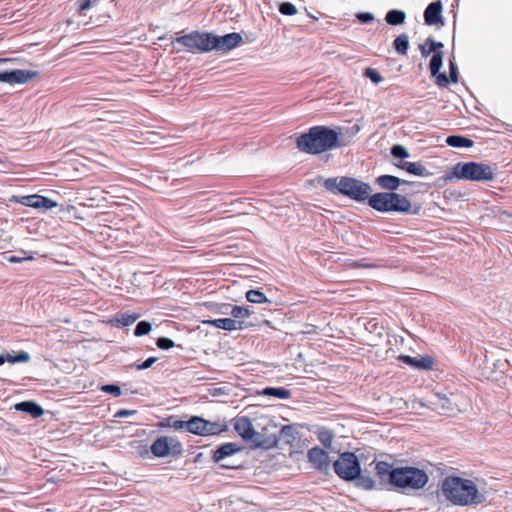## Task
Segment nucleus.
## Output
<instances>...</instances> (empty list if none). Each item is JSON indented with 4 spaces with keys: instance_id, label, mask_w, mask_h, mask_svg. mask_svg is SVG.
<instances>
[{
    "instance_id": "1",
    "label": "nucleus",
    "mask_w": 512,
    "mask_h": 512,
    "mask_svg": "<svg viewBox=\"0 0 512 512\" xmlns=\"http://www.w3.org/2000/svg\"><path fill=\"white\" fill-rule=\"evenodd\" d=\"M441 490L448 501L458 506H476L486 501L472 480L459 476H447L442 481Z\"/></svg>"
},
{
    "instance_id": "2",
    "label": "nucleus",
    "mask_w": 512,
    "mask_h": 512,
    "mask_svg": "<svg viewBox=\"0 0 512 512\" xmlns=\"http://www.w3.org/2000/svg\"><path fill=\"white\" fill-rule=\"evenodd\" d=\"M341 133L327 126H313L296 139L297 148L308 154H320L340 147Z\"/></svg>"
},
{
    "instance_id": "3",
    "label": "nucleus",
    "mask_w": 512,
    "mask_h": 512,
    "mask_svg": "<svg viewBox=\"0 0 512 512\" xmlns=\"http://www.w3.org/2000/svg\"><path fill=\"white\" fill-rule=\"evenodd\" d=\"M323 187L333 194L344 195L356 202L368 201L372 192L368 183L346 176L327 178Z\"/></svg>"
},
{
    "instance_id": "4",
    "label": "nucleus",
    "mask_w": 512,
    "mask_h": 512,
    "mask_svg": "<svg viewBox=\"0 0 512 512\" xmlns=\"http://www.w3.org/2000/svg\"><path fill=\"white\" fill-rule=\"evenodd\" d=\"M427 473L419 468L406 466L394 469L391 478V485L406 490H418L428 482Z\"/></svg>"
},
{
    "instance_id": "5",
    "label": "nucleus",
    "mask_w": 512,
    "mask_h": 512,
    "mask_svg": "<svg viewBox=\"0 0 512 512\" xmlns=\"http://www.w3.org/2000/svg\"><path fill=\"white\" fill-rule=\"evenodd\" d=\"M497 168L481 162L457 163L452 174L458 179L467 181L486 182L495 178Z\"/></svg>"
},
{
    "instance_id": "6",
    "label": "nucleus",
    "mask_w": 512,
    "mask_h": 512,
    "mask_svg": "<svg viewBox=\"0 0 512 512\" xmlns=\"http://www.w3.org/2000/svg\"><path fill=\"white\" fill-rule=\"evenodd\" d=\"M333 468L337 476L345 481L356 480L361 473L360 462L353 452L341 453Z\"/></svg>"
},
{
    "instance_id": "7",
    "label": "nucleus",
    "mask_w": 512,
    "mask_h": 512,
    "mask_svg": "<svg viewBox=\"0 0 512 512\" xmlns=\"http://www.w3.org/2000/svg\"><path fill=\"white\" fill-rule=\"evenodd\" d=\"M176 43L184 46L189 52H209L211 51V33L192 31L188 34L178 36Z\"/></svg>"
},
{
    "instance_id": "8",
    "label": "nucleus",
    "mask_w": 512,
    "mask_h": 512,
    "mask_svg": "<svg viewBox=\"0 0 512 512\" xmlns=\"http://www.w3.org/2000/svg\"><path fill=\"white\" fill-rule=\"evenodd\" d=\"M426 44L434 47L433 55L429 63L431 76L436 78V84L439 87H447L449 84L448 77L445 73L440 72L443 65V54L440 49H442L444 45L442 42L435 41L432 37L426 39Z\"/></svg>"
},
{
    "instance_id": "9",
    "label": "nucleus",
    "mask_w": 512,
    "mask_h": 512,
    "mask_svg": "<svg viewBox=\"0 0 512 512\" xmlns=\"http://www.w3.org/2000/svg\"><path fill=\"white\" fill-rule=\"evenodd\" d=\"M150 451L158 458H164L169 455L177 457L183 453V445L176 438L160 436L152 443Z\"/></svg>"
},
{
    "instance_id": "10",
    "label": "nucleus",
    "mask_w": 512,
    "mask_h": 512,
    "mask_svg": "<svg viewBox=\"0 0 512 512\" xmlns=\"http://www.w3.org/2000/svg\"><path fill=\"white\" fill-rule=\"evenodd\" d=\"M227 430V425L208 421L199 416H192L189 419L188 432L198 436H214Z\"/></svg>"
},
{
    "instance_id": "11",
    "label": "nucleus",
    "mask_w": 512,
    "mask_h": 512,
    "mask_svg": "<svg viewBox=\"0 0 512 512\" xmlns=\"http://www.w3.org/2000/svg\"><path fill=\"white\" fill-rule=\"evenodd\" d=\"M242 450L243 447L236 443H224L213 450L212 460L224 469H240L242 468L241 463H226V460L232 458L235 454L241 452Z\"/></svg>"
},
{
    "instance_id": "12",
    "label": "nucleus",
    "mask_w": 512,
    "mask_h": 512,
    "mask_svg": "<svg viewBox=\"0 0 512 512\" xmlns=\"http://www.w3.org/2000/svg\"><path fill=\"white\" fill-rule=\"evenodd\" d=\"M266 424L262 431H256L254 429V436L249 440L255 448L270 449L277 446L279 442L278 436L275 434H268L269 427L276 428V425L269 419H264Z\"/></svg>"
},
{
    "instance_id": "13",
    "label": "nucleus",
    "mask_w": 512,
    "mask_h": 512,
    "mask_svg": "<svg viewBox=\"0 0 512 512\" xmlns=\"http://www.w3.org/2000/svg\"><path fill=\"white\" fill-rule=\"evenodd\" d=\"M243 41L241 34L232 32L223 36L211 33V51L227 52L238 47Z\"/></svg>"
},
{
    "instance_id": "14",
    "label": "nucleus",
    "mask_w": 512,
    "mask_h": 512,
    "mask_svg": "<svg viewBox=\"0 0 512 512\" xmlns=\"http://www.w3.org/2000/svg\"><path fill=\"white\" fill-rule=\"evenodd\" d=\"M38 76V72L31 70L15 69L0 72V82L9 84H25Z\"/></svg>"
},
{
    "instance_id": "15",
    "label": "nucleus",
    "mask_w": 512,
    "mask_h": 512,
    "mask_svg": "<svg viewBox=\"0 0 512 512\" xmlns=\"http://www.w3.org/2000/svg\"><path fill=\"white\" fill-rule=\"evenodd\" d=\"M307 457L311 465L322 473H328L330 470V457L328 452L319 447H313L308 450Z\"/></svg>"
},
{
    "instance_id": "16",
    "label": "nucleus",
    "mask_w": 512,
    "mask_h": 512,
    "mask_svg": "<svg viewBox=\"0 0 512 512\" xmlns=\"http://www.w3.org/2000/svg\"><path fill=\"white\" fill-rule=\"evenodd\" d=\"M424 21L426 25H444L442 16V2L440 0H434L426 7L424 11Z\"/></svg>"
},
{
    "instance_id": "17",
    "label": "nucleus",
    "mask_w": 512,
    "mask_h": 512,
    "mask_svg": "<svg viewBox=\"0 0 512 512\" xmlns=\"http://www.w3.org/2000/svg\"><path fill=\"white\" fill-rule=\"evenodd\" d=\"M393 192H378V193H375L373 195L370 194L369 196V199H368V205L378 211V212H382V213H387V212H390V204H391V201H392V196Z\"/></svg>"
},
{
    "instance_id": "18",
    "label": "nucleus",
    "mask_w": 512,
    "mask_h": 512,
    "mask_svg": "<svg viewBox=\"0 0 512 512\" xmlns=\"http://www.w3.org/2000/svg\"><path fill=\"white\" fill-rule=\"evenodd\" d=\"M390 204V212H399L405 214H417L419 208H413L411 202L406 196L393 192Z\"/></svg>"
},
{
    "instance_id": "19",
    "label": "nucleus",
    "mask_w": 512,
    "mask_h": 512,
    "mask_svg": "<svg viewBox=\"0 0 512 512\" xmlns=\"http://www.w3.org/2000/svg\"><path fill=\"white\" fill-rule=\"evenodd\" d=\"M233 427L236 433L245 441L254 436V426L247 416L236 417L233 420Z\"/></svg>"
},
{
    "instance_id": "20",
    "label": "nucleus",
    "mask_w": 512,
    "mask_h": 512,
    "mask_svg": "<svg viewBox=\"0 0 512 512\" xmlns=\"http://www.w3.org/2000/svg\"><path fill=\"white\" fill-rule=\"evenodd\" d=\"M398 359L412 367V368H415V369H418V370H429V369H432L433 367V364H434V361L432 359V357L428 356V355H425V356H421V357H412V356H409V355H400L398 357Z\"/></svg>"
},
{
    "instance_id": "21",
    "label": "nucleus",
    "mask_w": 512,
    "mask_h": 512,
    "mask_svg": "<svg viewBox=\"0 0 512 512\" xmlns=\"http://www.w3.org/2000/svg\"><path fill=\"white\" fill-rule=\"evenodd\" d=\"M375 182L380 188L385 189L388 192H394L395 190L398 189V187L401 184L409 183V182L402 180L396 176L388 175V174L380 175L379 177L376 178Z\"/></svg>"
},
{
    "instance_id": "22",
    "label": "nucleus",
    "mask_w": 512,
    "mask_h": 512,
    "mask_svg": "<svg viewBox=\"0 0 512 512\" xmlns=\"http://www.w3.org/2000/svg\"><path fill=\"white\" fill-rule=\"evenodd\" d=\"M206 323L211 324L215 326L216 328L227 330V331H234L243 329L246 327V324L244 321L235 320L234 318H219L214 320H209Z\"/></svg>"
},
{
    "instance_id": "23",
    "label": "nucleus",
    "mask_w": 512,
    "mask_h": 512,
    "mask_svg": "<svg viewBox=\"0 0 512 512\" xmlns=\"http://www.w3.org/2000/svg\"><path fill=\"white\" fill-rule=\"evenodd\" d=\"M396 167H398L399 169L405 170L407 173L415 175V176H419V177L430 176V172L420 162L400 161L398 164H396Z\"/></svg>"
},
{
    "instance_id": "24",
    "label": "nucleus",
    "mask_w": 512,
    "mask_h": 512,
    "mask_svg": "<svg viewBox=\"0 0 512 512\" xmlns=\"http://www.w3.org/2000/svg\"><path fill=\"white\" fill-rule=\"evenodd\" d=\"M16 411L29 414L33 418H39L44 414V409L35 401H22L14 405Z\"/></svg>"
},
{
    "instance_id": "25",
    "label": "nucleus",
    "mask_w": 512,
    "mask_h": 512,
    "mask_svg": "<svg viewBox=\"0 0 512 512\" xmlns=\"http://www.w3.org/2000/svg\"><path fill=\"white\" fill-rule=\"evenodd\" d=\"M432 409L441 414H450L455 411V407L449 398L445 395L436 394L434 400L431 401Z\"/></svg>"
},
{
    "instance_id": "26",
    "label": "nucleus",
    "mask_w": 512,
    "mask_h": 512,
    "mask_svg": "<svg viewBox=\"0 0 512 512\" xmlns=\"http://www.w3.org/2000/svg\"><path fill=\"white\" fill-rule=\"evenodd\" d=\"M259 395L275 397L278 399L286 400L291 397V391L284 387H266L258 391Z\"/></svg>"
},
{
    "instance_id": "27",
    "label": "nucleus",
    "mask_w": 512,
    "mask_h": 512,
    "mask_svg": "<svg viewBox=\"0 0 512 512\" xmlns=\"http://www.w3.org/2000/svg\"><path fill=\"white\" fill-rule=\"evenodd\" d=\"M30 354L26 351H20L14 355L10 353L0 354V366L5 362L9 363H26L30 360Z\"/></svg>"
},
{
    "instance_id": "28",
    "label": "nucleus",
    "mask_w": 512,
    "mask_h": 512,
    "mask_svg": "<svg viewBox=\"0 0 512 512\" xmlns=\"http://www.w3.org/2000/svg\"><path fill=\"white\" fill-rule=\"evenodd\" d=\"M299 436L297 428L293 425H284L280 429L279 440L282 439L285 443L292 445Z\"/></svg>"
},
{
    "instance_id": "29",
    "label": "nucleus",
    "mask_w": 512,
    "mask_h": 512,
    "mask_svg": "<svg viewBox=\"0 0 512 512\" xmlns=\"http://www.w3.org/2000/svg\"><path fill=\"white\" fill-rule=\"evenodd\" d=\"M447 145L455 148H470L474 142L467 137L461 135H451L446 138Z\"/></svg>"
},
{
    "instance_id": "30",
    "label": "nucleus",
    "mask_w": 512,
    "mask_h": 512,
    "mask_svg": "<svg viewBox=\"0 0 512 512\" xmlns=\"http://www.w3.org/2000/svg\"><path fill=\"white\" fill-rule=\"evenodd\" d=\"M13 201L26 207L40 209V195L38 194L14 196Z\"/></svg>"
},
{
    "instance_id": "31",
    "label": "nucleus",
    "mask_w": 512,
    "mask_h": 512,
    "mask_svg": "<svg viewBox=\"0 0 512 512\" xmlns=\"http://www.w3.org/2000/svg\"><path fill=\"white\" fill-rule=\"evenodd\" d=\"M226 309H230V315L239 321H243V319L249 317L252 314V311L248 307L236 306L232 304H226L224 306Z\"/></svg>"
},
{
    "instance_id": "32",
    "label": "nucleus",
    "mask_w": 512,
    "mask_h": 512,
    "mask_svg": "<svg viewBox=\"0 0 512 512\" xmlns=\"http://www.w3.org/2000/svg\"><path fill=\"white\" fill-rule=\"evenodd\" d=\"M406 13L402 10L391 9L386 13L385 20L389 25L396 26L405 22Z\"/></svg>"
},
{
    "instance_id": "33",
    "label": "nucleus",
    "mask_w": 512,
    "mask_h": 512,
    "mask_svg": "<svg viewBox=\"0 0 512 512\" xmlns=\"http://www.w3.org/2000/svg\"><path fill=\"white\" fill-rule=\"evenodd\" d=\"M395 51L400 55H406L409 49V37L403 33L398 35L393 42Z\"/></svg>"
},
{
    "instance_id": "34",
    "label": "nucleus",
    "mask_w": 512,
    "mask_h": 512,
    "mask_svg": "<svg viewBox=\"0 0 512 512\" xmlns=\"http://www.w3.org/2000/svg\"><path fill=\"white\" fill-rule=\"evenodd\" d=\"M139 317H140V315L137 313L124 312V313L116 314L114 321L119 326L126 327V326H130L133 323H135Z\"/></svg>"
},
{
    "instance_id": "35",
    "label": "nucleus",
    "mask_w": 512,
    "mask_h": 512,
    "mask_svg": "<svg viewBox=\"0 0 512 512\" xmlns=\"http://www.w3.org/2000/svg\"><path fill=\"white\" fill-rule=\"evenodd\" d=\"M246 299L247 301L255 304L271 303L263 292L255 289H251L246 292Z\"/></svg>"
},
{
    "instance_id": "36",
    "label": "nucleus",
    "mask_w": 512,
    "mask_h": 512,
    "mask_svg": "<svg viewBox=\"0 0 512 512\" xmlns=\"http://www.w3.org/2000/svg\"><path fill=\"white\" fill-rule=\"evenodd\" d=\"M394 469L392 465H390L387 462L381 461L376 464L375 470L377 475L383 479L384 477L388 476L389 482L391 483L392 473L394 472Z\"/></svg>"
},
{
    "instance_id": "37",
    "label": "nucleus",
    "mask_w": 512,
    "mask_h": 512,
    "mask_svg": "<svg viewBox=\"0 0 512 512\" xmlns=\"http://www.w3.org/2000/svg\"><path fill=\"white\" fill-rule=\"evenodd\" d=\"M152 330V324L146 320H142L137 323L134 329V335L136 337H141L148 335Z\"/></svg>"
},
{
    "instance_id": "38",
    "label": "nucleus",
    "mask_w": 512,
    "mask_h": 512,
    "mask_svg": "<svg viewBox=\"0 0 512 512\" xmlns=\"http://www.w3.org/2000/svg\"><path fill=\"white\" fill-rule=\"evenodd\" d=\"M333 437L334 436L330 430H322L318 433V440L325 448H331Z\"/></svg>"
},
{
    "instance_id": "39",
    "label": "nucleus",
    "mask_w": 512,
    "mask_h": 512,
    "mask_svg": "<svg viewBox=\"0 0 512 512\" xmlns=\"http://www.w3.org/2000/svg\"><path fill=\"white\" fill-rule=\"evenodd\" d=\"M356 480H357V486H359L363 489L371 490L375 487V482L370 476H365V475L360 474L358 476V478H356Z\"/></svg>"
},
{
    "instance_id": "40",
    "label": "nucleus",
    "mask_w": 512,
    "mask_h": 512,
    "mask_svg": "<svg viewBox=\"0 0 512 512\" xmlns=\"http://www.w3.org/2000/svg\"><path fill=\"white\" fill-rule=\"evenodd\" d=\"M391 155L394 158H399L403 160L409 157V152L404 146L400 144H395L391 147Z\"/></svg>"
},
{
    "instance_id": "41",
    "label": "nucleus",
    "mask_w": 512,
    "mask_h": 512,
    "mask_svg": "<svg viewBox=\"0 0 512 512\" xmlns=\"http://www.w3.org/2000/svg\"><path fill=\"white\" fill-rule=\"evenodd\" d=\"M279 12L282 15L292 16L297 13L296 7L290 2H283L279 5Z\"/></svg>"
},
{
    "instance_id": "42",
    "label": "nucleus",
    "mask_w": 512,
    "mask_h": 512,
    "mask_svg": "<svg viewBox=\"0 0 512 512\" xmlns=\"http://www.w3.org/2000/svg\"><path fill=\"white\" fill-rule=\"evenodd\" d=\"M101 391L119 397L122 394L121 387L116 384H105L101 387Z\"/></svg>"
},
{
    "instance_id": "43",
    "label": "nucleus",
    "mask_w": 512,
    "mask_h": 512,
    "mask_svg": "<svg viewBox=\"0 0 512 512\" xmlns=\"http://www.w3.org/2000/svg\"><path fill=\"white\" fill-rule=\"evenodd\" d=\"M364 75L375 84H378L383 80L380 73L376 69H373V68H366Z\"/></svg>"
},
{
    "instance_id": "44",
    "label": "nucleus",
    "mask_w": 512,
    "mask_h": 512,
    "mask_svg": "<svg viewBox=\"0 0 512 512\" xmlns=\"http://www.w3.org/2000/svg\"><path fill=\"white\" fill-rule=\"evenodd\" d=\"M156 345L158 348L162 350H168L175 346V343L172 339L168 337H159L156 341Z\"/></svg>"
},
{
    "instance_id": "45",
    "label": "nucleus",
    "mask_w": 512,
    "mask_h": 512,
    "mask_svg": "<svg viewBox=\"0 0 512 512\" xmlns=\"http://www.w3.org/2000/svg\"><path fill=\"white\" fill-rule=\"evenodd\" d=\"M449 82H458V67L453 60H449Z\"/></svg>"
},
{
    "instance_id": "46",
    "label": "nucleus",
    "mask_w": 512,
    "mask_h": 512,
    "mask_svg": "<svg viewBox=\"0 0 512 512\" xmlns=\"http://www.w3.org/2000/svg\"><path fill=\"white\" fill-rule=\"evenodd\" d=\"M58 203L48 197L40 195V209L48 210L57 207Z\"/></svg>"
},
{
    "instance_id": "47",
    "label": "nucleus",
    "mask_w": 512,
    "mask_h": 512,
    "mask_svg": "<svg viewBox=\"0 0 512 512\" xmlns=\"http://www.w3.org/2000/svg\"><path fill=\"white\" fill-rule=\"evenodd\" d=\"M188 426H189V420H174L172 423H170V427L177 431H186L188 432Z\"/></svg>"
},
{
    "instance_id": "48",
    "label": "nucleus",
    "mask_w": 512,
    "mask_h": 512,
    "mask_svg": "<svg viewBox=\"0 0 512 512\" xmlns=\"http://www.w3.org/2000/svg\"><path fill=\"white\" fill-rule=\"evenodd\" d=\"M356 18L360 21L362 24H368L374 21V15L369 12H361L356 15Z\"/></svg>"
},
{
    "instance_id": "49",
    "label": "nucleus",
    "mask_w": 512,
    "mask_h": 512,
    "mask_svg": "<svg viewBox=\"0 0 512 512\" xmlns=\"http://www.w3.org/2000/svg\"><path fill=\"white\" fill-rule=\"evenodd\" d=\"M157 361V357H149L141 364H134L137 370H145L150 368Z\"/></svg>"
},
{
    "instance_id": "50",
    "label": "nucleus",
    "mask_w": 512,
    "mask_h": 512,
    "mask_svg": "<svg viewBox=\"0 0 512 512\" xmlns=\"http://www.w3.org/2000/svg\"><path fill=\"white\" fill-rule=\"evenodd\" d=\"M419 50L421 56L426 58L434 51V47H431L429 44H426V41L419 45Z\"/></svg>"
},
{
    "instance_id": "51",
    "label": "nucleus",
    "mask_w": 512,
    "mask_h": 512,
    "mask_svg": "<svg viewBox=\"0 0 512 512\" xmlns=\"http://www.w3.org/2000/svg\"><path fill=\"white\" fill-rule=\"evenodd\" d=\"M78 3V12L82 13L83 11L89 9L93 3H96V0H79Z\"/></svg>"
},
{
    "instance_id": "52",
    "label": "nucleus",
    "mask_w": 512,
    "mask_h": 512,
    "mask_svg": "<svg viewBox=\"0 0 512 512\" xmlns=\"http://www.w3.org/2000/svg\"><path fill=\"white\" fill-rule=\"evenodd\" d=\"M33 257L32 256H23V257H19V256H15V255H10V256H7L6 257V260L9 262V263H21L23 261H27V260H32Z\"/></svg>"
},
{
    "instance_id": "53",
    "label": "nucleus",
    "mask_w": 512,
    "mask_h": 512,
    "mask_svg": "<svg viewBox=\"0 0 512 512\" xmlns=\"http://www.w3.org/2000/svg\"><path fill=\"white\" fill-rule=\"evenodd\" d=\"M137 443H138V447H137V448H138V450H137V453H138L141 457H143V458L148 457L149 453L151 452V451H150V448H149L146 444H141V443H139V442H137Z\"/></svg>"
},
{
    "instance_id": "54",
    "label": "nucleus",
    "mask_w": 512,
    "mask_h": 512,
    "mask_svg": "<svg viewBox=\"0 0 512 512\" xmlns=\"http://www.w3.org/2000/svg\"><path fill=\"white\" fill-rule=\"evenodd\" d=\"M136 413L135 410H126V409H121L119 411L116 412L115 414V417L116 418H124V417H129V416H132Z\"/></svg>"
},
{
    "instance_id": "55",
    "label": "nucleus",
    "mask_w": 512,
    "mask_h": 512,
    "mask_svg": "<svg viewBox=\"0 0 512 512\" xmlns=\"http://www.w3.org/2000/svg\"><path fill=\"white\" fill-rule=\"evenodd\" d=\"M225 305H226V304H222V306H221V310H220V313H221V314H230V313H229V312H230V309H226V308H224V306H225Z\"/></svg>"
},
{
    "instance_id": "56",
    "label": "nucleus",
    "mask_w": 512,
    "mask_h": 512,
    "mask_svg": "<svg viewBox=\"0 0 512 512\" xmlns=\"http://www.w3.org/2000/svg\"><path fill=\"white\" fill-rule=\"evenodd\" d=\"M226 463H236L232 458L226 460Z\"/></svg>"
},
{
    "instance_id": "57",
    "label": "nucleus",
    "mask_w": 512,
    "mask_h": 512,
    "mask_svg": "<svg viewBox=\"0 0 512 512\" xmlns=\"http://www.w3.org/2000/svg\"><path fill=\"white\" fill-rule=\"evenodd\" d=\"M5 62H6V59L0 58V63H5Z\"/></svg>"
}]
</instances>
